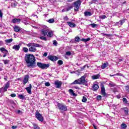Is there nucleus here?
Here are the masks:
<instances>
[{
    "instance_id": "obj_1",
    "label": "nucleus",
    "mask_w": 129,
    "mask_h": 129,
    "mask_svg": "<svg viewBox=\"0 0 129 129\" xmlns=\"http://www.w3.org/2000/svg\"><path fill=\"white\" fill-rule=\"evenodd\" d=\"M25 60L26 63V66L29 68H35L37 66L36 65V58L35 56L31 54H26Z\"/></svg>"
},
{
    "instance_id": "obj_2",
    "label": "nucleus",
    "mask_w": 129,
    "mask_h": 129,
    "mask_svg": "<svg viewBox=\"0 0 129 129\" xmlns=\"http://www.w3.org/2000/svg\"><path fill=\"white\" fill-rule=\"evenodd\" d=\"M27 47H29V51L30 52H36L37 51V48H42L43 46L38 44L34 43H30L26 44Z\"/></svg>"
},
{
    "instance_id": "obj_3",
    "label": "nucleus",
    "mask_w": 129,
    "mask_h": 129,
    "mask_svg": "<svg viewBox=\"0 0 129 129\" xmlns=\"http://www.w3.org/2000/svg\"><path fill=\"white\" fill-rule=\"evenodd\" d=\"M11 85L10 82L9 81L5 85L4 87L0 88V93H5L6 91H8V88H10V86Z\"/></svg>"
},
{
    "instance_id": "obj_4",
    "label": "nucleus",
    "mask_w": 129,
    "mask_h": 129,
    "mask_svg": "<svg viewBox=\"0 0 129 129\" xmlns=\"http://www.w3.org/2000/svg\"><path fill=\"white\" fill-rule=\"evenodd\" d=\"M85 78H86V74L84 75V76H82L80 79H79L81 85H85V86H87V85H88L87 81L85 80Z\"/></svg>"
},
{
    "instance_id": "obj_5",
    "label": "nucleus",
    "mask_w": 129,
    "mask_h": 129,
    "mask_svg": "<svg viewBox=\"0 0 129 129\" xmlns=\"http://www.w3.org/2000/svg\"><path fill=\"white\" fill-rule=\"evenodd\" d=\"M37 66H38L39 68H41V69H47L50 67V64L38 62H37Z\"/></svg>"
},
{
    "instance_id": "obj_6",
    "label": "nucleus",
    "mask_w": 129,
    "mask_h": 129,
    "mask_svg": "<svg viewBox=\"0 0 129 129\" xmlns=\"http://www.w3.org/2000/svg\"><path fill=\"white\" fill-rule=\"evenodd\" d=\"M57 106L60 111H67V106L62 103H57Z\"/></svg>"
},
{
    "instance_id": "obj_7",
    "label": "nucleus",
    "mask_w": 129,
    "mask_h": 129,
    "mask_svg": "<svg viewBox=\"0 0 129 129\" xmlns=\"http://www.w3.org/2000/svg\"><path fill=\"white\" fill-rule=\"evenodd\" d=\"M74 5L75 7L74 11H75V12H78V11H79V8L81 5V1L78 0L77 1L74 3Z\"/></svg>"
},
{
    "instance_id": "obj_8",
    "label": "nucleus",
    "mask_w": 129,
    "mask_h": 129,
    "mask_svg": "<svg viewBox=\"0 0 129 129\" xmlns=\"http://www.w3.org/2000/svg\"><path fill=\"white\" fill-rule=\"evenodd\" d=\"M49 32V28L48 27L44 26H43V28L41 29V35L43 36H47V34Z\"/></svg>"
},
{
    "instance_id": "obj_9",
    "label": "nucleus",
    "mask_w": 129,
    "mask_h": 129,
    "mask_svg": "<svg viewBox=\"0 0 129 129\" xmlns=\"http://www.w3.org/2000/svg\"><path fill=\"white\" fill-rule=\"evenodd\" d=\"M13 29L15 31V32H16V33H18V32H20L21 34L24 33L25 30L23 29L22 28L20 27V26H15L13 27Z\"/></svg>"
},
{
    "instance_id": "obj_10",
    "label": "nucleus",
    "mask_w": 129,
    "mask_h": 129,
    "mask_svg": "<svg viewBox=\"0 0 129 129\" xmlns=\"http://www.w3.org/2000/svg\"><path fill=\"white\" fill-rule=\"evenodd\" d=\"M35 116L39 121H43L44 120V117L39 112L35 113Z\"/></svg>"
},
{
    "instance_id": "obj_11",
    "label": "nucleus",
    "mask_w": 129,
    "mask_h": 129,
    "mask_svg": "<svg viewBox=\"0 0 129 129\" xmlns=\"http://www.w3.org/2000/svg\"><path fill=\"white\" fill-rule=\"evenodd\" d=\"M55 86L56 88H60L61 86H62V82L59 80H56L54 83Z\"/></svg>"
},
{
    "instance_id": "obj_12",
    "label": "nucleus",
    "mask_w": 129,
    "mask_h": 129,
    "mask_svg": "<svg viewBox=\"0 0 129 129\" xmlns=\"http://www.w3.org/2000/svg\"><path fill=\"white\" fill-rule=\"evenodd\" d=\"M125 22V19H122V20H120L119 22H116L115 23V26H118V27H121V26H122V25H123V24H124Z\"/></svg>"
},
{
    "instance_id": "obj_13",
    "label": "nucleus",
    "mask_w": 129,
    "mask_h": 129,
    "mask_svg": "<svg viewBox=\"0 0 129 129\" xmlns=\"http://www.w3.org/2000/svg\"><path fill=\"white\" fill-rule=\"evenodd\" d=\"M47 58L48 60H50V61H52V62L57 61V60H58V57L57 56H55L53 55H49L47 57Z\"/></svg>"
},
{
    "instance_id": "obj_14",
    "label": "nucleus",
    "mask_w": 129,
    "mask_h": 129,
    "mask_svg": "<svg viewBox=\"0 0 129 129\" xmlns=\"http://www.w3.org/2000/svg\"><path fill=\"white\" fill-rule=\"evenodd\" d=\"M101 94L103 96H105V95H106V93L105 92V88L104 87V85H101Z\"/></svg>"
},
{
    "instance_id": "obj_15",
    "label": "nucleus",
    "mask_w": 129,
    "mask_h": 129,
    "mask_svg": "<svg viewBox=\"0 0 129 129\" xmlns=\"http://www.w3.org/2000/svg\"><path fill=\"white\" fill-rule=\"evenodd\" d=\"M98 88H99L98 85L96 83H94L92 86V90L97 91V90H98Z\"/></svg>"
},
{
    "instance_id": "obj_16",
    "label": "nucleus",
    "mask_w": 129,
    "mask_h": 129,
    "mask_svg": "<svg viewBox=\"0 0 129 129\" xmlns=\"http://www.w3.org/2000/svg\"><path fill=\"white\" fill-rule=\"evenodd\" d=\"M29 77H30V76L29 75H25L24 76V80L23 81V84L24 85L26 84V83H28V82H29Z\"/></svg>"
},
{
    "instance_id": "obj_17",
    "label": "nucleus",
    "mask_w": 129,
    "mask_h": 129,
    "mask_svg": "<svg viewBox=\"0 0 129 129\" xmlns=\"http://www.w3.org/2000/svg\"><path fill=\"white\" fill-rule=\"evenodd\" d=\"M25 89L27 90L29 94H32V84H30L29 86L28 87H26Z\"/></svg>"
},
{
    "instance_id": "obj_18",
    "label": "nucleus",
    "mask_w": 129,
    "mask_h": 129,
    "mask_svg": "<svg viewBox=\"0 0 129 129\" xmlns=\"http://www.w3.org/2000/svg\"><path fill=\"white\" fill-rule=\"evenodd\" d=\"M21 44H19L18 45H14L12 47V48L15 51H19V50H20V48H21Z\"/></svg>"
},
{
    "instance_id": "obj_19",
    "label": "nucleus",
    "mask_w": 129,
    "mask_h": 129,
    "mask_svg": "<svg viewBox=\"0 0 129 129\" xmlns=\"http://www.w3.org/2000/svg\"><path fill=\"white\" fill-rule=\"evenodd\" d=\"M21 20L20 19L15 18L12 20V23L13 24H20V23H21Z\"/></svg>"
},
{
    "instance_id": "obj_20",
    "label": "nucleus",
    "mask_w": 129,
    "mask_h": 129,
    "mask_svg": "<svg viewBox=\"0 0 129 129\" xmlns=\"http://www.w3.org/2000/svg\"><path fill=\"white\" fill-rule=\"evenodd\" d=\"M46 36L49 38H52V37H53L54 34L53 33V31H50V30H49L48 32H47V34L46 35Z\"/></svg>"
},
{
    "instance_id": "obj_21",
    "label": "nucleus",
    "mask_w": 129,
    "mask_h": 129,
    "mask_svg": "<svg viewBox=\"0 0 129 129\" xmlns=\"http://www.w3.org/2000/svg\"><path fill=\"white\" fill-rule=\"evenodd\" d=\"M91 77H92V79H93V80H95V79H99V77H100V75H99V74H98L97 75L92 76Z\"/></svg>"
},
{
    "instance_id": "obj_22",
    "label": "nucleus",
    "mask_w": 129,
    "mask_h": 129,
    "mask_svg": "<svg viewBox=\"0 0 129 129\" xmlns=\"http://www.w3.org/2000/svg\"><path fill=\"white\" fill-rule=\"evenodd\" d=\"M84 16L85 17H90L91 16H92V13L88 11H85L84 12Z\"/></svg>"
},
{
    "instance_id": "obj_23",
    "label": "nucleus",
    "mask_w": 129,
    "mask_h": 129,
    "mask_svg": "<svg viewBox=\"0 0 129 129\" xmlns=\"http://www.w3.org/2000/svg\"><path fill=\"white\" fill-rule=\"evenodd\" d=\"M67 24L71 28H75L76 27V24L72 22H67Z\"/></svg>"
},
{
    "instance_id": "obj_24",
    "label": "nucleus",
    "mask_w": 129,
    "mask_h": 129,
    "mask_svg": "<svg viewBox=\"0 0 129 129\" xmlns=\"http://www.w3.org/2000/svg\"><path fill=\"white\" fill-rule=\"evenodd\" d=\"M107 66H108V62L103 63L101 66V69H105Z\"/></svg>"
},
{
    "instance_id": "obj_25",
    "label": "nucleus",
    "mask_w": 129,
    "mask_h": 129,
    "mask_svg": "<svg viewBox=\"0 0 129 129\" xmlns=\"http://www.w3.org/2000/svg\"><path fill=\"white\" fill-rule=\"evenodd\" d=\"M76 84H79L81 85L80 81L79 79L78 80H76L74 82L71 83L72 85H76Z\"/></svg>"
},
{
    "instance_id": "obj_26",
    "label": "nucleus",
    "mask_w": 129,
    "mask_h": 129,
    "mask_svg": "<svg viewBox=\"0 0 129 129\" xmlns=\"http://www.w3.org/2000/svg\"><path fill=\"white\" fill-rule=\"evenodd\" d=\"M115 86H116V84L115 83L110 81L109 83L108 84V87H115Z\"/></svg>"
},
{
    "instance_id": "obj_27",
    "label": "nucleus",
    "mask_w": 129,
    "mask_h": 129,
    "mask_svg": "<svg viewBox=\"0 0 129 129\" xmlns=\"http://www.w3.org/2000/svg\"><path fill=\"white\" fill-rule=\"evenodd\" d=\"M18 6V2L17 1H14L11 3L12 8H16Z\"/></svg>"
},
{
    "instance_id": "obj_28",
    "label": "nucleus",
    "mask_w": 129,
    "mask_h": 129,
    "mask_svg": "<svg viewBox=\"0 0 129 129\" xmlns=\"http://www.w3.org/2000/svg\"><path fill=\"white\" fill-rule=\"evenodd\" d=\"M70 94H71V95H73V96H77L76 94H75V93H74V91H73V90L72 89H70L69 90Z\"/></svg>"
},
{
    "instance_id": "obj_29",
    "label": "nucleus",
    "mask_w": 129,
    "mask_h": 129,
    "mask_svg": "<svg viewBox=\"0 0 129 129\" xmlns=\"http://www.w3.org/2000/svg\"><path fill=\"white\" fill-rule=\"evenodd\" d=\"M0 51L2 52V53H9V51L8 50L6 49L4 47H2L0 48Z\"/></svg>"
},
{
    "instance_id": "obj_30",
    "label": "nucleus",
    "mask_w": 129,
    "mask_h": 129,
    "mask_svg": "<svg viewBox=\"0 0 129 129\" xmlns=\"http://www.w3.org/2000/svg\"><path fill=\"white\" fill-rule=\"evenodd\" d=\"M126 127H127V125L124 123H122L120 125L121 129H126Z\"/></svg>"
},
{
    "instance_id": "obj_31",
    "label": "nucleus",
    "mask_w": 129,
    "mask_h": 129,
    "mask_svg": "<svg viewBox=\"0 0 129 129\" xmlns=\"http://www.w3.org/2000/svg\"><path fill=\"white\" fill-rule=\"evenodd\" d=\"M18 98H19L20 99H26L25 96L22 94L19 95Z\"/></svg>"
},
{
    "instance_id": "obj_32",
    "label": "nucleus",
    "mask_w": 129,
    "mask_h": 129,
    "mask_svg": "<svg viewBox=\"0 0 129 129\" xmlns=\"http://www.w3.org/2000/svg\"><path fill=\"white\" fill-rule=\"evenodd\" d=\"M124 112L126 115L128 114V109L127 108H124Z\"/></svg>"
},
{
    "instance_id": "obj_33",
    "label": "nucleus",
    "mask_w": 129,
    "mask_h": 129,
    "mask_svg": "<svg viewBox=\"0 0 129 129\" xmlns=\"http://www.w3.org/2000/svg\"><path fill=\"white\" fill-rule=\"evenodd\" d=\"M12 42H13V38L5 40L6 43H12Z\"/></svg>"
},
{
    "instance_id": "obj_34",
    "label": "nucleus",
    "mask_w": 129,
    "mask_h": 129,
    "mask_svg": "<svg viewBox=\"0 0 129 129\" xmlns=\"http://www.w3.org/2000/svg\"><path fill=\"white\" fill-rule=\"evenodd\" d=\"M71 9H73V6H69V7L66 8V10L67 12H69V11H70V10H71Z\"/></svg>"
},
{
    "instance_id": "obj_35",
    "label": "nucleus",
    "mask_w": 129,
    "mask_h": 129,
    "mask_svg": "<svg viewBox=\"0 0 129 129\" xmlns=\"http://www.w3.org/2000/svg\"><path fill=\"white\" fill-rule=\"evenodd\" d=\"M48 23H49V24H53L54 23V19L51 18L47 21Z\"/></svg>"
},
{
    "instance_id": "obj_36",
    "label": "nucleus",
    "mask_w": 129,
    "mask_h": 129,
    "mask_svg": "<svg viewBox=\"0 0 129 129\" xmlns=\"http://www.w3.org/2000/svg\"><path fill=\"white\" fill-rule=\"evenodd\" d=\"M125 89L126 92H127V93H129V86L128 85L125 86Z\"/></svg>"
},
{
    "instance_id": "obj_37",
    "label": "nucleus",
    "mask_w": 129,
    "mask_h": 129,
    "mask_svg": "<svg viewBox=\"0 0 129 129\" xmlns=\"http://www.w3.org/2000/svg\"><path fill=\"white\" fill-rule=\"evenodd\" d=\"M123 102L124 103V104H127V100L125 98H123Z\"/></svg>"
},
{
    "instance_id": "obj_38",
    "label": "nucleus",
    "mask_w": 129,
    "mask_h": 129,
    "mask_svg": "<svg viewBox=\"0 0 129 129\" xmlns=\"http://www.w3.org/2000/svg\"><path fill=\"white\" fill-rule=\"evenodd\" d=\"M3 61L5 65H7V64H9V63H10V60H9L3 59Z\"/></svg>"
},
{
    "instance_id": "obj_39",
    "label": "nucleus",
    "mask_w": 129,
    "mask_h": 129,
    "mask_svg": "<svg viewBox=\"0 0 129 129\" xmlns=\"http://www.w3.org/2000/svg\"><path fill=\"white\" fill-rule=\"evenodd\" d=\"M121 76V74L117 73L116 74L112 75H110V77H112V76Z\"/></svg>"
},
{
    "instance_id": "obj_40",
    "label": "nucleus",
    "mask_w": 129,
    "mask_h": 129,
    "mask_svg": "<svg viewBox=\"0 0 129 129\" xmlns=\"http://www.w3.org/2000/svg\"><path fill=\"white\" fill-rule=\"evenodd\" d=\"M21 20V21H25V22L29 21V18H27L26 17L22 18Z\"/></svg>"
},
{
    "instance_id": "obj_41",
    "label": "nucleus",
    "mask_w": 129,
    "mask_h": 129,
    "mask_svg": "<svg viewBox=\"0 0 129 129\" xmlns=\"http://www.w3.org/2000/svg\"><path fill=\"white\" fill-rule=\"evenodd\" d=\"M82 101V102H86V101H87V98L86 97L83 96Z\"/></svg>"
},
{
    "instance_id": "obj_42",
    "label": "nucleus",
    "mask_w": 129,
    "mask_h": 129,
    "mask_svg": "<svg viewBox=\"0 0 129 129\" xmlns=\"http://www.w3.org/2000/svg\"><path fill=\"white\" fill-rule=\"evenodd\" d=\"M57 64L59 66L63 65V61L61 60H58Z\"/></svg>"
},
{
    "instance_id": "obj_43",
    "label": "nucleus",
    "mask_w": 129,
    "mask_h": 129,
    "mask_svg": "<svg viewBox=\"0 0 129 129\" xmlns=\"http://www.w3.org/2000/svg\"><path fill=\"white\" fill-rule=\"evenodd\" d=\"M23 51L25 53H28V52H29V49L27 47H24Z\"/></svg>"
},
{
    "instance_id": "obj_44",
    "label": "nucleus",
    "mask_w": 129,
    "mask_h": 129,
    "mask_svg": "<svg viewBox=\"0 0 129 129\" xmlns=\"http://www.w3.org/2000/svg\"><path fill=\"white\" fill-rule=\"evenodd\" d=\"M100 19H102V20H104V19H106V16L102 15L99 16Z\"/></svg>"
},
{
    "instance_id": "obj_45",
    "label": "nucleus",
    "mask_w": 129,
    "mask_h": 129,
    "mask_svg": "<svg viewBox=\"0 0 129 129\" xmlns=\"http://www.w3.org/2000/svg\"><path fill=\"white\" fill-rule=\"evenodd\" d=\"M40 39H41V40H43V41H47V38H46L45 36H41L40 37Z\"/></svg>"
},
{
    "instance_id": "obj_46",
    "label": "nucleus",
    "mask_w": 129,
    "mask_h": 129,
    "mask_svg": "<svg viewBox=\"0 0 129 129\" xmlns=\"http://www.w3.org/2000/svg\"><path fill=\"white\" fill-rule=\"evenodd\" d=\"M53 45L54 46H58V42L56 40H53Z\"/></svg>"
},
{
    "instance_id": "obj_47",
    "label": "nucleus",
    "mask_w": 129,
    "mask_h": 129,
    "mask_svg": "<svg viewBox=\"0 0 129 129\" xmlns=\"http://www.w3.org/2000/svg\"><path fill=\"white\" fill-rule=\"evenodd\" d=\"M75 40L76 42H79V40H80V38L78 36L75 37Z\"/></svg>"
},
{
    "instance_id": "obj_48",
    "label": "nucleus",
    "mask_w": 129,
    "mask_h": 129,
    "mask_svg": "<svg viewBox=\"0 0 129 129\" xmlns=\"http://www.w3.org/2000/svg\"><path fill=\"white\" fill-rule=\"evenodd\" d=\"M111 37H112V35L111 34L106 35V38H111Z\"/></svg>"
},
{
    "instance_id": "obj_49",
    "label": "nucleus",
    "mask_w": 129,
    "mask_h": 129,
    "mask_svg": "<svg viewBox=\"0 0 129 129\" xmlns=\"http://www.w3.org/2000/svg\"><path fill=\"white\" fill-rule=\"evenodd\" d=\"M66 55L67 56H70L71 55V51H67L66 53Z\"/></svg>"
},
{
    "instance_id": "obj_50",
    "label": "nucleus",
    "mask_w": 129,
    "mask_h": 129,
    "mask_svg": "<svg viewBox=\"0 0 129 129\" xmlns=\"http://www.w3.org/2000/svg\"><path fill=\"white\" fill-rule=\"evenodd\" d=\"M101 98H102L101 96L98 95L97 96V100H101Z\"/></svg>"
},
{
    "instance_id": "obj_51",
    "label": "nucleus",
    "mask_w": 129,
    "mask_h": 129,
    "mask_svg": "<svg viewBox=\"0 0 129 129\" xmlns=\"http://www.w3.org/2000/svg\"><path fill=\"white\" fill-rule=\"evenodd\" d=\"M17 113L18 114L22 115V114H23V112L20 110H17Z\"/></svg>"
},
{
    "instance_id": "obj_52",
    "label": "nucleus",
    "mask_w": 129,
    "mask_h": 129,
    "mask_svg": "<svg viewBox=\"0 0 129 129\" xmlns=\"http://www.w3.org/2000/svg\"><path fill=\"white\" fill-rule=\"evenodd\" d=\"M91 26L92 27V28H95V27H96V26H97V25L93 23V24H91Z\"/></svg>"
},
{
    "instance_id": "obj_53",
    "label": "nucleus",
    "mask_w": 129,
    "mask_h": 129,
    "mask_svg": "<svg viewBox=\"0 0 129 129\" xmlns=\"http://www.w3.org/2000/svg\"><path fill=\"white\" fill-rule=\"evenodd\" d=\"M63 20L64 21H68L69 20V18H68V17L67 16L63 17Z\"/></svg>"
},
{
    "instance_id": "obj_54",
    "label": "nucleus",
    "mask_w": 129,
    "mask_h": 129,
    "mask_svg": "<svg viewBox=\"0 0 129 129\" xmlns=\"http://www.w3.org/2000/svg\"><path fill=\"white\" fill-rule=\"evenodd\" d=\"M4 14H3V12H2V10H0V18L1 19H3V15Z\"/></svg>"
},
{
    "instance_id": "obj_55",
    "label": "nucleus",
    "mask_w": 129,
    "mask_h": 129,
    "mask_svg": "<svg viewBox=\"0 0 129 129\" xmlns=\"http://www.w3.org/2000/svg\"><path fill=\"white\" fill-rule=\"evenodd\" d=\"M10 96H11V97H16V96H17V95L15 93H13L11 94Z\"/></svg>"
},
{
    "instance_id": "obj_56",
    "label": "nucleus",
    "mask_w": 129,
    "mask_h": 129,
    "mask_svg": "<svg viewBox=\"0 0 129 129\" xmlns=\"http://www.w3.org/2000/svg\"><path fill=\"white\" fill-rule=\"evenodd\" d=\"M45 86H47V87L50 86V83H49V82H46V83H45Z\"/></svg>"
},
{
    "instance_id": "obj_57",
    "label": "nucleus",
    "mask_w": 129,
    "mask_h": 129,
    "mask_svg": "<svg viewBox=\"0 0 129 129\" xmlns=\"http://www.w3.org/2000/svg\"><path fill=\"white\" fill-rule=\"evenodd\" d=\"M97 2V0H92L91 4H96Z\"/></svg>"
},
{
    "instance_id": "obj_58",
    "label": "nucleus",
    "mask_w": 129,
    "mask_h": 129,
    "mask_svg": "<svg viewBox=\"0 0 129 129\" xmlns=\"http://www.w3.org/2000/svg\"><path fill=\"white\" fill-rule=\"evenodd\" d=\"M47 55H48V52H44V53L43 54L44 57H47Z\"/></svg>"
},
{
    "instance_id": "obj_59",
    "label": "nucleus",
    "mask_w": 129,
    "mask_h": 129,
    "mask_svg": "<svg viewBox=\"0 0 129 129\" xmlns=\"http://www.w3.org/2000/svg\"><path fill=\"white\" fill-rule=\"evenodd\" d=\"M81 41H82V42H84L85 43H86V39H84V38H82L81 39Z\"/></svg>"
},
{
    "instance_id": "obj_60",
    "label": "nucleus",
    "mask_w": 129,
    "mask_h": 129,
    "mask_svg": "<svg viewBox=\"0 0 129 129\" xmlns=\"http://www.w3.org/2000/svg\"><path fill=\"white\" fill-rule=\"evenodd\" d=\"M4 53H5V54L3 55L4 57H6V56H8V52H4Z\"/></svg>"
},
{
    "instance_id": "obj_61",
    "label": "nucleus",
    "mask_w": 129,
    "mask_h": 129,
    "mask_svg": "<svg viewBox=\"0 0 129 129\" xmlns=\"http://www.w3.org/2000/svg\"><path fill=\"white\" fill-rule=\"evenodd\" d=\"M4 80H5V81H8V76H5L4 77Z\"/></svg>"
},
{
    "instance_id": "obj_62",
    "label": "nucleus",
    "mask_w": 129,
    "mask_h": 129,
    "mask_svg": "<svg viewBox=\"0 0 129 129\" xmlns=\"http://www.w3.org/2000/svg\"><path fill=\"white\" fill-rule=\"evenodd\" d=\"M17 127H18V126L13 125V126H12V128L16 129V128H17Z\"/></svg>"
},
{
    "instance_id": "obj_63",
    "label": "nucleus",
    "mask_w": 129,
    "mask_h": 129,
    "mask_svg": "<svg viewBox=\"0 0 129 129\" xmlns=\"http://www.w3.org/2000/svg\"><path fill=\"white\" fill-rule=\"evenodd\" d=\"M116 97H117V98H118V99H119V98H120V97H121V96L120 94H119L116 96Z\"/></svg>"
},
{
    "instance_id": "obj_64",
    "label": "nucleus",
    "mask_w": 129,
    "mask_h": 129,
    "mask_svg": "<svg viewBox=\"0 0 129 129\" xmlns=\"http://www.w3.org/2000/svg\"><path fill=\"white\" fill-rule=\"evenodd\" d=\"M86 41L88 42V41H90V40H91V39L90 38H87V39H86Z\"/></svg>"
}]
</instances>
